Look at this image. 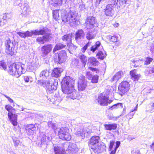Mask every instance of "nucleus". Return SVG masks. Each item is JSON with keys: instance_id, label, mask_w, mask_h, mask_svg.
I'll return each instance as SVG.
<instances>
[{"instance_id": "f257e3e1", "label": "nucleus", "mask_w": 154, "mask_h": 154, "mask_svg": "<svg viewBox=\"0 0 154 154\" xmlns=\"http://www.w3.org/2000/svg\"><path fill=\"white\" fill-rule=\"evenodd\" d=\"M74 81L70 76H66L61 82L62 91L71 99L78 100L80 96L74 89Z\"/></svg>"}, {"instance_id": "f03ea898", "label": "nucleus", "mask_w": 154, "mask_h": 154, "mask_svg": "<svg viewBox=\"0 0 154 154\" xmlns=\"http://www.w3.org/2000/svg\"><path fill=\"white\" fill-rule=\"evenodd\" d=\"M48 75L49 72L47 69L42 71L40 74L39 77L40 78L42 79L43 80H40V82L42 83V85L43 86H45L46 88L49 91L56 90L57 89L56 86L58 84L57 80H55L53 78H51L48 81L45 80L47 79Z\"/></svg>"}, {"instance_id": "7ed1b4c3", "label": "nucleus", "mask_w": 154, "mask_h": 154, "mask_svg": "<svg viewBox=\"0 0 154 154\" xmlns=\"http://www.w3.org/2000/svg\"><path fill=\"white\" fill-rule=\"evenodd\" d=\"M63 12L61 14L62 21L69 24L70 26L74 27L78 25L76 17L77 14L74 11H70L67 14L65 10L62 11Z\"/></svg>"}, {"instance_id": "20e7f679", "label": "nucleus", "mask_w": 154, "mask_h": 154, "mask_svg": "<svg viewBox=\"0 0 154 154\" xmlns=\"http://www.w3.org/2000/svg\"><path fill=\"white\" fill-rule=\"evenodd\" d=\"M25 65L21 63H14L9 66L8 72L10 75L18 78L25 72Z\"/></svg>"}, {"instance_id": "39448f33", "label": "nucleus", "mask_w": 154, "mask_h": 154, "mask_svg": "<svg viewBox=\"0 0 154 154\" xmlns=\"http://www.w3.org/2000/svg\"><path fill=\"white\" fill-rule=\"evenodd\" d=\"M75 128L77 130L75 131V134L78 137L81 136L82 139L85 137H88L92 132L91 126H84L80 124L76 126Z\"/></svg>"}, {"instance_id": "423d86ee", "label": "nucleus", "mask_w": 154, "mask_h": 154, "mask_svg": "<svg viewBox=\"0 0 154 154\" xmlns=\"http://www.w3.org/2000/svg\"><path fill=\"white\" fill-rule=\"evenodd\" d=\"M5 109L8 112V115L10 122L14 126H17V115L14 114L15 113V109L9 105H6Z\"/></svg>"}, {"instance_id": "0eeeda50", "label": "nucleus", "mask_w": 154, "mask_h": 154, "mask_svg": "<svg viewBox=\"0 0 154 154\" xmlns=\"http://www.w3.org/2000/svg\"><path fill=\"white\" fill-rule=\"evenodd\" d=\"M45 33L44 29H40L39 30H35L32 31L31 32L29 31L23 32H17V34L20 37L22 38H25L27 37H31L33 35H43Z\"/></svg>"}, {"instance_id": "6e6552de", "label": "nucleus", "mask_w": 154, "mask_h": 154, "mask_svg": "<svg viewBox=\"0 0 154 154\" xmlns=\"http://www.w3.org/2000/svg\"><path fill=\"white\" fill-rule=\"evenodd\" d=\"M118 0H113L112 4L107 5L103 10V12L106 16L112 17L114 13V8L117 5Z\"/></svg>"}, {"instance_id": "1a4fd4ad", "label": "nucleus", "mask_w": 154, "mask_h": 154, "mask_svg": "<svg viewBox=\"0 0 154 154\" xmlns=\"http://www.w3.org/2000/svg\"><path fill=\"white\" fill-rule=\"evenodd\" d=\"M15 43H14L13 41L10 39L6 41L5 42V51L8 54L12 56L16 52V50L15 49Z\"/></svg>"}, {"instance_id": "9d476101", "label": "nucleus", "mask_w": 154, "mask_h": 154, "mask_svg": "<svg viewBox=\"0 0 154 154\" xmlns=\"http://www.w3.org/2000/svg\"><path fill=\"white\" fill-rule=\"evenodd\" d=\"M69 129L66 128H62L58 131V134L60 139L63 140L69 141L71 136L69 133Z\"/></svg>"}, {"instance_id": "9b49d317", "label": "nucleus", "mask_w": 154, "mask_h": 154, "mask_svg": "<svg viewBox=\"0 0 154 154\" xmlns=\"http://www.w3.org/2000/svg\"><path fill=\"white\" fill-rule=\"evenodd\" d=\"M40 66L38 59H30L28 63V68L30 71H34L38 68Z\"/></svg>"}, {"instance_id": "f8f14e48", "label": "nucleus", "mask_w": 154, "mask_h": 154, "mask_svg": "<svg viewBox=\"0 0 154 154\" xmlns=\"http://www.w3.org/2000/svg\"><path fill=\"white\" fill-rule=\"evenodd\" d=\"M109 97L106 96L104 93L100 94L97 100L99 104L103 106H107L108 103L110 104L112 102L111 100H109Z\"/></svg>"}, {"instance_id": "ddd939ff", "label": "nucleus", "mask_w": 154, "mask_h": 154, "mask_svg": "<svg viewBox=\"0 0 154 154\" xmlns=\"http://www.w3.org/2000/svg\"><path fill=\"white\" fill-rule=\"evenodd\" d=\"M130 85L127 81L122 82L118 88L119 93L121 96L123 95L127 92L130 89Z\"/></svg>"}, {"instance_id": "4468645a", "label": "nucleus", "mask_w": 154, "mask_h": 154, "mask_svg": "<svg viewBox=\"0 0 154 154\" xmlns=\"http://www.w3.org/2000/svg\"><path fill=\"white\" fill-rule=\"evenodd\" d=\"M88 82L85 80V77L80 75L79 77L78 82V89L79 91H82L85 90L87 86Z\"/></svg>"}, {"instance_id": "2eb2a0df", "label": "nucleus", "mask_w": 154, "mask_h": 154, "mask_svg": "<svg viewBox=\"0 0 154 154\" xmlns=\"http://www.w3.org/2000/svg\"><path fill=\"white\" fill-rule=\"evenodd\" d=\"M67 56L65 51H61L57 56L54 57V60L59 63L65 62Z\"/></svg>"}, {"instance_id": "dca6fc26", "label": "nucleus", "mask_w": 154, "mask_h": 154, "mask_svg": "<svg viewBox=\"0 0 154 154\" xmlns=\"http://www.w3.org/2000/svg\"><path fill=\"white\" fill-rule=\"evenodd\" d=\"M54 150L55 154H65L66 148L67 145L62 144L58 145H53Z\"/></svg>"}, {"instance_id": "f3484780", "label": "nucleus", "mask_w": 154, "mask_h": 154, "mask_svg": "<svg viewBox=\"0 0 154 154\" xmlns=\"http://www.w3.org/2000/svg\"><path fill=\"white\" fill-rule=\"evenodd\" d=\"M97 23L95 18L90 16L87 18L85 21L86 27L87 29H90L94 27V25Z\"/></svg>"}, {"instance_id": "a211bd4d", "label": "nucleus", "mask_w": 154, "mask_h": 154, "mask_svg": "<svg viewBox=\"0 0 154 154\" xmlns=\"http://www.w3.org/2000/svg\"><path fill=\"white\" fill-rule=\"evenodd\" d=\"M38 125L37 124L28 125L25 128L26 132L29 135L33 134L35 131L38 130Z\"/></svg>"}, {"instance_id": "6ab92c4d", "label": "nucleus", "mask_w": 154, "mask_h": 154, "mask_svg": "<svg viewBox=\"0 0 154 154\" xmlns=\"http://www.w3.org/2000/svg\"><path fill=\"white\" fill-rule=\"evenodd\" d=\"M95 148L91 149L95 153H100L105 151L106 147L105 144L103 143H100L95 146Z\"/></svg>"}, {"instance_id": "aec40b11", "label": "nucleus", "mask_w": 154, "mask_h": 154, "mask_svg": "<svg viewBox=\"0 0 154 154\" xmlns=\"http://www.w3.org/2000/svg\"><path fill=\"white\" fill-rule=\"evenodd\" d=\"M100 140L99 136H94L92 137L89 142V146L91 149L95 148V146L100 143Z\"/></svg>"}, {"instance_id": "412c9836", "label": "nucleus", "mask_w": 154, "mask_h": 154, "mask_svg": "<svg viewBox=\"0 0 154 154\" xmlns=\"http://www.w3.org/2000/svg\"><path fill=\"white\" fill-rule=\"evenodd\" d=\"M85 34L83 30L79 29L77 31L75 34V40L78 43H80L81 42L84 38Z\"/></svg>"}, {"instance_id": "4be33fe9", "label": "nucleus", "mask_w": 154, "mask_h": 154, "mask_svg": "<svg viewBox=\"0 0 154 154\" xmlns=\"http://www.w3.org/2000/svg\"><path fill=\"white\" fill-rule=\"evenodd\" d=\"M52 48V46L51 44L45 45L42 47L41 48V51L42 56H45L47 55L51 51Z\"/></svg>"}, {"instance_id": "5701e85b", "label": "nucleus", "mask_w": 154, "mask_h": 154, "mask_svg": "<svg viewBox=\"0 0 154 154\" xmlns=\"http://www.w3.org/2000/svg\"><path fill=\"white\" fill-rule=\"evenodd\" d=\"M66 151H68L69 154L74 153L77 152L78 151V149L77 145L75 144L70 143L68 146L67 150L66 149Z\"/></svg>"}, {"instance_id": "b1692460", "label": "nucleus", "mask_w": 154, "mask_h": 154, "mask_svg": "<svg viewBox=\"0 0 154 154\" xmlns=\"http://www.w3.org/2000/svg\"><path fill=\"white\" fill-rule=\"evenodd\" d=\"M63 69L60 68H55L52 71L51 74L52 76L55 78H58L61 75V73L63 72Z\"/></svg>"}, {"instance_id": "393cba45", "label": "nucleus", "mask_w": 154, "mask_h": 154, "mask_svg": "<svg viewBox=\"0 0 154 154\" xmlns=\"http://www.w3.org/2000/svg\"><path fill=\"white\" fill-rule=\"evenodd\" d=\"M41 137V143L40 144L41 147L43 145H48L49 144V141L51 139V138L49 137H47L46 135L45 134H43L42 135Z\"/></svg>"}, {"instance_id": "a878e982", "label": "nucleus", "mask_w": 154, "mask_h": 154, "mask_svg": "<svg viewBox=\"0 0 154 154\" xmlns=\"http://www.w3.org/2000/svg\"><path fill=\"white\" fill-rule=\"evenodd\" d=\"M130 73L132 79L134 81H137L140 77V74L137 73L136 69L130 71Z\"/></svg>"}, {"instance_id": "bb28decb", "label": "nucleus", "mask_w": 154, "mask_h": 154, "mask_svg": "<svg viewBox=\"0 0 154 154\" xmlns=\"http://www.w3.org/2000/svg\"><path fill=\"white\" fill-rule=\"evenodd\" d=\"M105 128L106 130L111 131L112 130H115L117 127V125L116 123H112L110 124L104 125Z\"/></svg>"}, {"instance_id": "cd10ccee", "label": "nucleus", "mask_w": 154, "mask_h": 154, "mask_svg": "<svg viewBox=\"0 0 154 154\" xmlns=\"http://www.w3.org/2000/svg\"><path fill=\"white\" fill-rule=\"evenodd\" d=\"M123 74L122 71H120L116 73L115 75L112 78L111 81H117L120 79Z\"/></svg>"}, {"instance_id": "c85d7f7f", "label": "nucleus", "mask_w": 154, "mask_h": 154, "mask_svg": "<svg viewBox=\"0 0 154 154\" xmlns=\"http://www.w3.org/2000/svg\"><path fill=\"white\" fill-rule=\"evenodd\" d=\"M100 47L103 48V46L101 45V42L100 41H97L95 43L94 45L92 46L90 48V50L94 53Z\"/></svg>"}, {"instance_id": "c756f323", "label": "nucleus", "mask_w": 154, "mask_h": 154, "mask_svg": "<svg viewBox=\"0 0 154 154\" xmlns=\"http://www.w3.org/2000/svg\"><path fill=\"white\" fill-rule=\"evenodd\" d=\"M88 63H90L92 65L96 66L98 65L99 63L96 58L93 57H91L89 58L88 60Z\"/></svg>"}, {"instance_id": "7c9ffc66", "label": "nucleus", "mask_w": 154, "mask_h": 154, "mask_svg": "<svg viewBox=\"0 0 154 154\" xmlns=\"http://www.w3.org/2000/svg\"><path fill=\"white\" fill-rule=\"evenodd\" d=\"M48 36L44 35L42 37H38L36 39V41L39 44H42L48 40Z\"/></svg>"}, {"instance_id": "2f4dec72", "label": "nucleus", "mask_w": 154, "mask_h": 154, "mask_svg": "<svg viewBox=\"0 0 154 154\" xmlns=\"http://www.w3.org/2000/svg\"><path fill=\"white\" fill-rule=\"evenodd\" d=\"M62 10H55L53 11V18L55 20H59V12L61 13V14L62 13H63L62 11Z\"/></svg>"}, {"instance_id": "473e14b6", "label": "nucleus", "mask_w": 154, "mask_h": 154, "mask_svg": "<svg viewBox=\"0 0 154 154\" xmlns=\"http://www.w3.org/2000/svg\"><path fill=\"white\" fill-rule=\"evenodd\" d=\"M72 34H68L64 35L62 38V39L66 42L67 43H71L72 42Z\"/></svg>"}, {"instance_id": "72a5a7b5", "label": "nucleus", "mask_w": 154, "mask_h": 154, "mask_svg": "<svg viewBox=\"0 0 154 154\" xmlns=\"http://www.w3.org/2000/svg\"><path fill=\"white\" fill-rule=\"evenodd\" d=\"M107 55L105 51H99L97 54L96 56L97 58L101 60H103L106 57Z\"/></svg>"}, {"instance_id": "f704fd0d", "label": "nucleus", "mask_w": 154, "mask_h": 154, "mask_svg": "<svg viewBox=\"0 0 154 154\" xmlns=\"http://www.w3.org/2000/svg\"><path fill=\"white\" fill-rule=\"evenodd\" d=\"M132 62L134 64V67H137L142 66L143 63V61L142 60H134L132 61Z\"/></svg>"}, {"instance_id": "c9c22d12", "label": "nucleus", "mask_w": 154, "mask_h": 154, "mask_svg": "<svg viewBox=\"0 0 154 154\" xmlns=\"http://www.w3.org/2000/svg\"><path fill=\"white\" fill-rule=\"evenodd\" d=\"M79 56L82 63V66L84 67L86 65L87 60V57L84 54L79 55Z\"/></svg>"}, {"instance_id": "e433bc0d", "label": "nucleus", "mask_w": 154, "mask_h": 154, "mask_svg": "<svg viewBox=\"0 0 154 154\" xmlns=\"http://www.w3.org/2000/svg\"><path fill=\"white\" fill-rule=\"evenodd\" d=\"M67 46H68V50L71 53V51H73L75 50L77 48V47L74 45L72 43H67Z\"/></svg>"}, {"instance_id": "4c0bfd02", "label": "nucleus", "mask_w": 154, "mask_h": 154, "mask_svg": "<svg viewBox=\"0 0 154 154\" xmlns=\"http://www.w3.org/2000/svg\"><path fill=\"white\" fill-rule=\"evenodd\" d=\"M65 47V45L62 44L61 43H59L56 45L55 47L53 50V52L54 53L57 51Z\"/></svg>"}, {"instance_id": "58836bf2", "label": "nucleus", "mask_w": 154, "mask_h": 154, "mask_svg": "<svg viewBox=\"0 0 154 154\" xmlns=\"http://www.w3.org/2000/svg\"><path fill=\"white\" fill-rule=\"evenodd\" d=\"M122 108V104L121 103H118L115 104L110 107L108 109L110 110H112L114 109H117L119 108Z\"/></svg>"}, {"instance_id": "ea45409f", "label": "nucleus", "mask_w": 154, "mask_h": 154, "mask_svg": "<svg viewBox=\"0 0 154 154\" xmlns=\"http://www.w3.org/2000/svg\"><path fill=\"white\" fill-rule=\"evenodd\" d=\"M54 3V6H57L61 5L63 2H66V0H52Z\"/></svg>"}, {"instance_id": "a19ab883", "label": "nucleus", "mask_w": 154, "mask_h": 154, "mask_svg": "<svg viewBox=\"0 0 154 154\" xmlns=\"http://www.w3.org/2000/svg\"><path fill=\"white\" fill-rule=\"evenodd\" d=\"M86 37L87 39L90 40L94 38V35L90 32H88L86 34Z\"/></svg>"}, {"instance_id": "79ce46f5", "label": "nucleus", "mask_w": 154, "mask_h": 154, "mask_svg": "<svg viewBox=\"0 0 154 154\" xmlns=\"http://www.w3.org/2000/svg\"><path fill=\"white\" fill-rule=\"evenodd\" d=\"M99 76L97 75H93L91 78V82L94 83H97L98 82Z\"/></svg>"}, {"instance_id": "37998d69", "label": "nucleus", "mask_w": 154, "mask_h": 154, "mask_svg": "<svg viewBox=\"0 0 154 154\" xmlns=\"http://www.w3.org/2000/svg\"><path fill=\"white\" fill-rule=\"evenodd\" d=\"M29 10V6L28 4H25L24 6L23 9V12L24 14H26L28 13Z\"/></svg>"}, {"instance_id": "c03bdc74", "label": "nucleus", "mask_w": 154, "mask_h": 154, "mask_svg": "<svg viewBox=\"0 0 154 154\" xmlns=\"http://www.w3.org/2000/svg\"><path fill=\"white\" fill-rule=\"evenodd\" d=\"M153 60L152 58L147 57L145 61H143L144 65H148Z\"/></svg>"}, {"instance_id": "a18cd8bd", "label": "nucleus", "mask_w": 154, "mask_h": 154, "mask_svg": "<svg viewBox=\"0 0 154 154\" xmlns=\"http://www.w3.org/2000/svg\"><path fill=\"white\" fill-rule=\"evenodd\" d=\"M91 42H89L88 43H87L81 49V51L83 53H84L86 49H87L88 47L89 46Z\"/></svg>"}, {"instance_id": "49530a36", "label": "nucleus", "mask_w": 154, "mask_h": 154, "mask_svg": "<svg viewBox=\"0 0 154 154\" xmlns=\"http://www.w3.org/2000/svg\"><path fill=\"white\" fill-rule=\"evenodd\" d=\"M91 42H89L88 43H87L81 49V51L83 53H84L86 49H87L88 47L89 46Z\"/></svg>"}, {"instance_id": "de8ad7c7", "label": "nucleus", "mask_w": 154, "mask_h": 154, "mask_svg": "<svg viewBox=\"0 0 154 154\" xmlns=\"http://www.w3.org/2000/svg\"><path fill=\"white\" fill-rule=\"evenodd\" d=\"M146 73L150 74L154 73V65L152 67L148 68L146 72Z\"/></svg>"}, {"instance_id": "09e8293b", "label": "nucleus", "mask_w": 154, "mask_h": 154, "mask_svg": "<svg viewBox=\"0 0 154 154\" xmlns=\"http://www.w3.org/2000/svg\"><path fill=\"white\" fill-rule=\"evenodd\" d=\"M0 68L2 69L6 70L7 68L6 63L3 61L0 62Z\"/></svg>"}, {"instance_id": "8fccbe9b", "label": "nucleus", "mask_w": 154, "mask_h": 154, "mask_svg": "<svg viewBox=\"0 0 154 154\" xmlns=\"http://www.w3.org/2000/svg\"><path fill=\"white\" fill-rule=\"evenodd\" d=\"M79 63V61L78 59H73L72 60V64L74 66H77L78 65Z\"/></svg>"}, {"instance_id": "3c124183", "label": "nucleus", "mask_w": 154, "mask_h": 154, "mask_svg": "<svg viewBox=\"0 0 154 154\" xmlns=\"http://www.w3.org/2000/svg\"><path fill=\"white\" fill-rule=\"evenodd\" d=\"M48 124L49 127H51L54 130H55L56 128H57L55 124L54 123H53L51 122H48Z\"/></svg>"}, {"instance_id": "603ef678", "label": "nucleus", "mask_w": 154, "mask_h": 154, "mask_svg": "<svg viewBox=\"0 0 154 154\" xmlns=\"http://www.w3.org/2000/svg\"><path fill=\"white\" fill-rule=\"evenodd\" d=\"M114 143L115 141L114 140H112L110 141L109 149V151H111L113 149V146L114 145Z\"/></svg>"}, {"instance_id": "864d4df0", "label": "nucleus", "mask_w": 154, "mask_h": 154, "mask_svg": "<svg viewBox=\"0 0 154 154\" xmlns=\"http://www.w3.org/2000/svg\"><path fill=\"white\" fill-rule=\"evenodd\" d=\"M13 140L14 143V145L15 146H17L19 144L20 142V141L17 139L15 138H13Z\"/></svg>"}, {"instance_id": "5fc2aeb1", "label": "nucleus", "mask_w": 154, "mask_h": 154, "mask_svg": "<svg viewBox=\"0 0 154 154\" xmlns=\"http://www.w3.org/2000/svg\"><path fill=\"white\" fill-rule=\"evenodd\" d=\"M110 40L112 42H115L117 41L118 38L115 36H111L110 38H109Z\"/></svg>"}, {"instance_id": "6e6d98bb", "label": "nucleus", "mask_w": 154, "mask_h": 154, "mask_svg": "<svg viewBox=\"0 0 154 154\" xmlns=\"http://www.w3.org/2000/svg\"><path fill=\"white\" fill-rule=\"evenodd\" d=\"M88 69L93 72H95L96 73H98L99 72V69H97L91 67H89Z\"/></svg>"}, {"instance_id": "4d7b16f0", "label": "nucleus", "mask_w": 154, "mask_h": 154, "mask_svg": "<svg viewBox=\"0 0 154 154\" xmlns=\"http://www.w3.org/2000/svg\"><path fill=\"white\" fill-rule=\"evenodd\" d=\"M8 14H3V16H2L1 15L2 17H1V19H3V21H4L5 20H7L8 18H9V17H8Z\"/></svg>"}, {"instance_id": "13d9d810", "label": "nucleus", "mask_w": 154, "mask_h": 154, "mask_svg": "<svg viewBox=\"0 0 154 154\" xmlns=\"http://www.w3.org/2000/svg\"><path fill=\"white\" fill-rule=\"evenodd\" d=\"M3 96L5 97L8 100L10 103H13L14 100L11 99L10 97L7 96V95L5 94H3Z\"/></svg>"}, {"instance_id": "bf43d9fd", "label": "nucleus", "mask_w": 154, "mask_h": 154, "mask_svg": "<svg viewBox=\"0 0 154 154\" xmlns=\"http://www.w3.org/2000/svg\"><path fill=\"white\" fill-rule=\"evenodd\" d=\"M86 76L88 79H91L93 75L89 72L88 71L86 73Z\"/></svg>"}, {"instance_id": "052dcab7", "label": "nucleus", "mask_w": 154, "mask_h": 154, "mask_svg": "<svg viewBox=\"0 0 154 154\" xmlns=\"http://www.w3.org/2000/svg\"><path fill=\"white\" fill-rule=\"evenodd\" d=\"M116 146L114 148L117 150L120 145V142L119 141H117L116 142Z\"/></svg>"}, {"instance_id": "680f3d73", "label": "nucleus", "mask_w": 154, "mask_h": 154, "mask_svg": "<svg viewBox=\"0 0 154 154\" xmlns=\"http://www.w3.org/2000/svg\"><path fill=\"white\" fill-rule=\"evenodd\" d=\"M104 0H96L95 2V5L97 6H99V5L100 3L101 2L103 1Z\"/></svg>"}, {"instance_id": "e2e57ef3", "label": "nucleus", "mask_w": 154, "mask_h": 154, "mask_svg": "<svg viewBox=\"0 0 154 154\" xmlns=\"http://www.w3.org/2000/svg\"><path fill=\"white\" fill-rule=\"evenodd\" d=\"M127 0H118V2H120L122 3V4L123 5L124 4H128V3L127 2Z\"/></svg>"}, {"instance_id": "0e129e2a", "label": "nucleus", "mask_w": 154, "mask_h": 154, "mask_svg": "<svg viewBox=\"0 0 154 154\" xmlns=\"http://www.w3.org/2000/svg\"><path fill=\"white\" fill-rule=\"evenodd\" d=\"M2 17L0 16V26H3L4 24V21H3V19H1Z\"/></svg>"}, {"instance_id": "69168bd1", "label": "nucleus", "mask_w": 154, "mask_h": 154, "mask_svg": "<svg viewBox=\"0 0 154 154\" xmlns=\"http://www.w3.org/2000/svg\"><path fill=\"white\" fill-rule=\"evenodd\" d=\"M150 50L153 53H154V44H152L150 46Z\"/></svg>"}, {"instance_id": "338daca9", "label": "nucleus", "mask_w": 154, "mask_h": 154, "mask_svg": "<svg viewBox=\"0 0 154 154\" xmlns=\"http://www.w3.org/2000/svg\"><path fill=\"white\" fill-rule=\"evenodd\" d=\"M135 112L133 113V112H131V111L130 112V113L128 114V116H129V119H131L132 118L134 115Z\"/></svg>"}, {"instance_id": "774afa93", "label": "nucleus", "mask_w": 154, "mask_h": 154, "mask_svg": "<svg viewBox=\"0 0 154 154\" xmlns=\"http://www.w3.org/2000/svg\"><path fill=\"white\" fill-rule=\"evenodd\" d=\"M85 5L84 4H82L81 5H80L79 7L81 10H84L85 8Z\"/></svg>"}]
</instances>
